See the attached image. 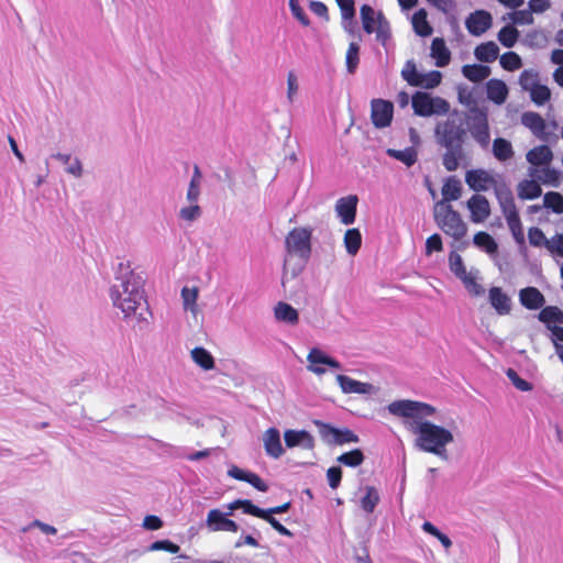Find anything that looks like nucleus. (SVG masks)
<instances>
[{
	"mask_svg": "<svg viewBox=\"0 0 563 563\" xmlns=\"http://www.w3.org/2000/svg\"><path fill=\"white\" fill-rule=\"evenodd\" d=\"M465 181L472 190L479 192L494 188L497 180L487 170L471 169L465 174Z\"/></svg>",
	"mask_w": 563,
	"mask_h": 563,
	"instance_id": "14",
	"label": "nucleus"
},
{
	"mask_svg": "<svg viewBox=\"0 0 563 563\" xmlns=\"http://www.w3.org/2000/svg\"><path fill=\"white\" fill-rule=\"evenodd\" d=\"M498 41L505 46V47H512L518 37H519V32L518 30L512 26V25H505L504 27H501V30L498 32Z\"/></svg>",
	"mask_w": 563,
	"mask_h": 563,
	"instance_id": "41",
	"label": "nucleus"
},
{
	"mask_svg": "<svg viewBox=\"0 0 563 563\" xmlns=\"http://www.w3.org/2000/svg\"><path fill=\"white\" fill-rule=\"evenodd\" d=\"M506 374L517 389L521 391H529L532 389L531 383L521 378L515 369L508 368Z\"/></svg>",
	"mask_w": 563,
	"mask_h": 563,
	"instance_id": "53",
	"label": "nucleus"
},
{
	"mask_svg": "<svg viewBox=\"0 0 563 563\" xmlns=\"http://www.w3.org/2000/svg\"><path fill=\"white\" fill-rule=\"evenodd\" d=\"M519 301L525 308L537 310L544 306L545 298L538 288L530 286L519 291Z\"/></svg>",
	"mask_w": 563,
	"mask_h": 563,
	"instance_id": "20",
	"label": "nucleus"
},
{
	"mask_svg": "<svg viewBox=\"0 0 563 563\" xmlns=\"http://www.w3.org/2000/svg\"><path fill=\"white\" fill-rule=\"evenodd\" d=\"M508 18L511 19L515 24L519 25H529L533 23V16L530 9L508 13Z\"/></svg>",
	"mask_w": 563,
	"mask_h": 563,
	"instance_id": "52",
	"label": "nucleus"
},
{
	"mask_svg": "<svg viewBox=\"0 0 563 563\" xmlns=\"http://www.w3.org/2000/svg\"><path fill=\"white\" fill-rule=\"evenodd\" d=\"M543 207L558 214L563 213V196L556 191L547 192L543 198Z\"/></svg>",
	"mask_w": 563,
	"mask_h": 563,
	"instance_id": "40",
	"label": "nucleus"
},
{
	"mask_svg": "<svg viewBox=\"0 0 563 563\" xmlns=\"http://www.w3.org/2000/svg\"><path fill=\"white\" fill-rule=\"evenodd\" d=\"M462 194V185L461 181L455 177L451 176L446 179L442 187V200L445 203L450 201L457 200Z\"/></svg>",
	"mask_w": 563,
	"mask_h": 563,
	"instance_id": "29",
	"label": "nucleus"
},
{
	"mask_svg": "<svg viewBox=\"0 0 563 563\" xmlns=\"http://www.w3.org/2000/svg\"><path fill=\"white\" fill-rule=\"evenodd\" d=\"M538 82V73L532 69H526L519 77V85L526 91H530Z\"/></svg>",
	"mask_w": 563,
	"mask_h": 563,
	"instance_id": "49",
	"label": "nucleus"
},
{
	"mask_svg": "<svg viewBox=\"0 0 563 563\" xmlns=\"http://www.w3.org/2000/svg\"><path fill=\"white\" fill-rule=\"evenodd\" d=\"M148 550L150 551H159V550H164V551H167V552H170V553H178L180 548L179 545L173 543L172 541L169 540H159V541H155L153 542L150 547H148Z\"/></svg>",
	"mask_w": 563,
	"mask_h": 563,
	"instance_id": "57",
	"label": "nucleus"
},
{
	"mask_svg": "<svg viewBox=\"0 0 563 563\" xmlns=\"http://www.w3.org/2000/svg\"><path fill=\"white\" fill-rule=\"evenodd\" d=\"M387 409L393 416L409 419L405 421V427L416 435V449L434 454L441 460H449L446 446L454 442L452 431L426 420L437 413L435 407L422 401L401 399L390 402Z\"/></svg>",
	"mask_w": 563,
	"mask_h": 563,
	"instance_id": "1",
	"label": "nucleus"
},
{
	"mask_svg": "<svg viewBox=\"0 0 563 563\" xmlns=\"http://www.w3.org/2000/svg\"><path fill=\"white\" fill-rule=\"evenodd\" d=\"M366 494L361 499V507L364 511L371 514L379 503V495L374 486H366Z\"/></svg>",
	"mask_w": 563,
	"mask_h": 563,
	"instance_id": "39",
	"label": "nucleus"
},
{
	"mask_svg": "<svg viewBox=\"0 0 563 563\" xmlns=\"http://www.w3.org/2000/svg\"><path fill=\"white\" fill-rule=\"evenodd\" d=\"M401 76L410 86L417 87L421 84L419 81L421 74L418 73L413 60H408L406 63L405 68L401 70Z\"/></svg>",
	"mask_w": 563,
	"mask_h": 563,
	"instance_id": "44",
	"label": "nucleus"
},
{
	"mask_svg": "<svg viewBox=\"0 0 563 563\" xmlns=\"http://www.w3.org/2000/svg\"><path fill=\"white\" fill-rule=\"evenodd\" d=\"M433 217L438 228L455 241L462 240L467 234V224L450 203L435 202Z\"/></svg>",
	"mask_w": 563,
	"mask_h": 563,
	"instance_id": "5",
	"label": "nucleus"
},
{
	"mask_svg": "<svg viewBox=\"0 0 563 563\" xmlns=\"http://www.w3.org/2000/svg\"><path fill=\"white\" fill-rule=\"evenodd\" d=\"M508 227L514 235V239L519 244H525V236L522 225L519 217H514L507 220Z\"/></svg>",
	"mask_w": 563,
	"mask_h": 563,
	"instance_id": "54",
	"label": "nucleus"
},
{
	"mask_svg": "<svg viewBox=\"0 0 563 563\" xmlns=\"http://www.w3.org/2000/svg\"><path fill=\"white\" fill-rule=\"evenodd\" d=\"M327 478L329 482V486L332 489H335L340 486L342 478V470L338 466H332L327 471Z\"/></svg>",
	"mask_w": 563,
	"mask_h": 563,
	"instance_id": "60",
	"label": "nucleus"
},
{
	"mask_svg": "<svg viewBox=\"0 0 563 563\" xmlns=\"http://www.w3.org/2000/svg\"><path fill=\"white\" fill-rule=\"evenodd\" d=\"M493 154L498 161L505 162L510 159L515 152L511 143L508 140L497 137L493 143Z\"/></svg>",
	"mask_w": 563,
	"mask_h": 563,
	"instance_id": "31",
	"label": "nucleus"
},
{
	"mask_svg": "<svg viewBox=\"0 0 563 563\" xmlns=\"http://www.w3.org/2000/svg\"><path fill=\"white\" fill-rule=\"evenodd\" d=\"M493 23L492 14L485 10H476L471 13L465 21V26L470 34L481 36Z\"/></svg>",
	"mask_w": 563,
	"mask_h": 563,
	"instance_id": "12",
	"label": "nucleus"
},
{
	"mask_svg": "<svg viewBox=\"0 0 563 563\" xmlns=\"http://www.w3.org/2000/svg\"><path fill=\"white\" fill-rule=\"evenodd\" d=\"M274 314L278 321H282V322H285L288 324H297L299 321L298 311L289 303H286L283 301L278 302L275 306Z\"/></svg>",
	"mask_w": 563,
	"mask_h": 563,
	"instance_id": "26",
	"label": "nucleus"
},
{
	"mask_svg": "<svg viewBox=\"0 0 563 563\" xmlns=\"http://www.w3.org/2000/svg\"><path fill=\"white\" fill-rule=\"evenodd\" d=\"M443 250V243L440 234L434 233L429 236L426 241V255H431L432 252H441Z\"/></svg>",
	"mask_w": 563,
	"mask_h": 563,
	"instance_id": "59",
	"label": "nucleus"
},
{
	"mask_svg": "<svg viewBox=\"0 0 563 563\" xmlns=\"http://www.w3.org/2000/svg\"><path fill=\"white\" fill-rule=\"evenodd\" d=\"M191 358L205 371H209L214 367V358L205 347H195L191 351Z\"/></svg>",
	"mask_w": 563,
	"mask_h": 563,
	"instance_id": "35",
	"label": "nucleus"
},
{
	"mask_svg": "<svg viewBox=\"0 0 563 563\" xmlns=\"http://www.w3.org/2000/svg\"><path fill=\"white\" fill-rule=\"evenodd\" d=\"M500 65L509 71L519 69L522 65L520 56L515 52H507L500 57Z\"/></svg>",
	"mask_w": 563,
	"mask_h": 563,
	"instance_id": "47",
	"label": "nucleus"
},
{
	"mask_svg": "<svg viewBox=\"0 0 563 563\" xmlns=\"http://www.w3.org/2000/svg\"><path fill=\"white\" fill-rule=\"evenodd\" d=\"M521 123L541 141L549 140V133L545 132V121L539 113L532 111L525 112L521 115Z\"/></svg>",
	"mask_w": 563,
	"mask_h": 563,
	"instance_id": "17",
	"label": "nucleus"
},
{
	"mask_svg": "<svg viewBox=\"0 0 563 563\" xmlns=\"http://www.w3.org/2000/svg\"><path fill=\"white\" fill-rule=\"evenodd\" d=\"M264 449L268 456L279 459L284 454L280 441V432L276 428L267 429L263 434Z\"/></svg>",
	"mask_w": 563,
	"mask_h": 563,
	"instance_id": "18",
	"label": "nucleus"
},
{
	"mask_svg": "<svg viewBox=\"0 0 563 563\" xmlns=\"http://www.w3.org/2000/svg\"><path fill=\"white\" fill-rule=\"evenodd\" d=\"M466 133L463 120L453 117L439 122L434 129L437 143L445 148L442 164L448 172L456 170L460 161L464 157L463 145Z\"/></svg>",
	"mask_w": 563,
	"mask_h": 563,
	"instance_id": "3",
	"label": "nucleus"
},
{
	"mask_svg": "<svg viewBox=\"0 0 563 563\" xmlns=\"http://www.w3.org/2000/svg\"><path fill=\"white\" fill-rule=\"evenodd\" d=\"M371 108V119L375 128L384 129L390 125L394 112V106L390 101L373 99Z\"/></svg>",
	"mask_w": 563,
	"mask_h": 563,
	"instance_id": "10",
	"label": "nucleus"
},
{
	"mask_svg": "<svg viewBox=\"0 0 563 563\" xmlns=\"http://www.w3.org/2000/svg\"><path fill=\"white\" fill-rule=\"evenodd\" d=\"M336 382L344 394H375L377 388L369 384L355 380L346 375L339 374Z\"/></svg>",
	"mask_w": 563,
	"mask_h": 563,
	"instance_id": "16",
	"label": "nucleus"
},
{
	"mask_svg": "<svg viewBox=\"0 0 563 563\" xmlns=\"http://www.w3.org/2000/svg\"><path fill=\"white\" fill-rule=\"evenodd\" d=\"M415 114L419 117L443 115L450 111V103L441 97L417 91L411 98Z\"/></svg>",
	"mask_w": 563,
	"mask_h": 563,
	"instance_id": "7",
	"label": "nucleus"
},
{
	"mask_svg": "<svg viewBox=\"0 0 563 563\" xmlns=\"http://www.w3.org/2000/svg\"><path fill=\"white\" fill-rule=\"evenodd\" d=\"M362 244V235L358 229H349L344 234V246L350 255H355Z\"/></svg>",
	"mask_w": 563,
	"mask_h": 563,
	"instance_id": "37",
	"label": "nucleus"
},
{
	"mask_svg": "<svg viewBox=\"0 0 563 563\" xmlns=\"http://www.w3.org/2000/svg\"><path fill=\"white\" fill-rule=\"evenodd\" d=\"M494 191L496 195V198L498 202H507V200H510L514 198L512 191L509 188V186L504 181H496L494 186Z\"/></svg>",
	"mask_w": 563,
	"mask_h": 563,
	"instance_id": "55",
	"label": "nucleus"
},
{
	"mask_svg": "<svg viewBox=\"0 0 563 563\" xmlns=\"http://www.w3.org/2000/svg\"><path fill=\"white\" fill-rule=\"evenodd\" d=\"M284 439L287 448L301 446L310 450L314 446L313 437L306 430H286Z\"/></svg>",
	"mask_w": 563,
	"mask_h": 563,
	"instance_id": "19",
	"label": "nucleus"
},
{
	"mask_svg": "<svg viewBox=\"0 0 563 563\" xmlns=\"http://www.w3.org/2000/svg\"><path fill=\"white\" fill-rule=\"evenodd\" d=\"M428 13L426 9H419L413 13L411 22L415 32L422 37L430 36L433 32L432 26L427 20Z\"/></svg>",
	"mask_w": 563,
	"mask_h": 563,
	"instance_id": "28",
	"label": "nucleus"
},
{
	"mask_svg": "<svg viewBox=\"0 0 563 563\" xmlns=\"http://www.w3.org/2000/svg\"><path fill=\"white\" fill-rule=\"evenodd\" d=\"M468 130L475 142L484 150H486L490 142L489 124L487 112L477 107L471 108L468 117Z\"/></svg>",
	"mask_w": 563,
	"mask_h": 563,
	"instance_id": "8",
	"label": "nucleus"
},
{
	"mask_svg": "<svg viewBox=\"0 0 563 563\" xmlns=\"http://www.w3.org/2000/svg\"><path fill=\"white\" fill-rule=\"evenodd\" d=\"M309 9L318 16L329 21V13L327 5L321 1H310Z\"/></svg>",
	"mask_w": 563,
	"mask_h": 563,
	"instance_id": "63",
	"label": "nucleus"
},
{
	"mask_svg": "<svg viewBox=\"0 0 563 563\" xmlns=\"http://www.w3.org/2000/svg\"><path fill=\"white\" fill-rule=\"evenodd\" d=\"M538 319L550 330L553 325L563 324V311L556 306L542 307Z\"/></svg>",
	"mask_w": 563,
	"mask_h": 563,
	"instance_id": "22",
	"label": "nucleus"
},
{
	"mask_svg": "<svg viewBox=\"0 0 563 563\" xmlns=\"http://www.w3.org/2000/svg\"><path fill=\"white\" fill-rule=\"evenodd\" d=\"M528 239H529V243L533 246H541V245L547 246V243L550 242L549 240H547L542 230L537 227L529 229Z\"/></svg>",
	"mask_w": 563,
	"mask_h": 563,
	"instance_id": "56",
	"label": "nucleus"
},
{
	"mask_svg": "<svg viewBox=\"0 0 563 563\" xmlns=\"http://www.w3.org/2000/svg\"><path fill=\"white\" fill-rule=\"evenodd\" d=\"M365 460V456L363 452L360 449H354L350 452L343 453L340 456H338L336 461L340 464H343L345 466L350 467H357L360 466Z\"/></svg>",
	"mask_w": 563,
	"mask_h": 563,
	"instance_id": "38",
	"label": "nucleus"
},
{
	"mask_svg": "<svg viewBox=\"0 0 563 563\" xmlns=\"http://www.w3.org/2000/svg\"><path fill=\"white\" fill-rule=\"evenodd\" d=\"M449 267L456 278L462 276L465 277L466 268L463 263V258L455 251H452L449 254Z\"/></svg>",
	"mask_w": 563,
	"mask_h": 563,
	"instance_id": "45",
	"label": "nucleus"
},
{
	"mask_svg": "<svg viewBox=\"0 0 563 563\" xmlns=\"http://www.w3.org/2000/svg\"><path fill=\"white\" fill-rule=\"evenodd\" d=\"M357 202L358 198L356 195H349L336 200L335 212L343 224L350 225L354 223Z\"/></svg>",
	"mask_w": 563,
	"mask_h": 563,
	"instance_id": "13",
	"label": "nucleus"
},
{
	"mask_svg": "<svg viewBox=\"0 0 563 563\" xmlns=\"http://www.w3.org/2000/svg\"><path fill=\"white\" fill-rule=\"evenodd\" d=\"M431 56L438 67H445L451 60V53L441 37H435L431 43Z\"/></svg>",
	"mask_w": 563,
	"mask_h": 563,
	"instance_id": "24",
	"label": "nucleus"
},
{
	"mask_svg": "<svg viewBox=\"0 0 563 563\" xmlns=\"http://www.w3.org/2000/svg\"><path fill=\"white\" fill-rule=\"evenodd\" d=\"M363 30L367 34L375 32L376 40L387 47L388 42L391 40L390 23L382 11L376 12L371 5L363 4L360 10Z\"/></svg>",
	"mask_w": 563,
	"mask_h": 563,
	"instance_id": "6",
	"label": "nucleus"
},
{
	"mask_svg": "<svg viewBox=\"0 0 563 563\" xmlns=\"http://www.w3.org/2000/svg\"><path fill=\"white\" fill-rule=\"evenodd\" d=\"M538 179L543 184L556 185L559 181V173L552 168H543L539 170Z\"/></svg>",
	"mask_w": 563,
	"mask_h": 563,
	"instance_id": "58",
	"label": "nucleus"
},
{
	"mask_svg": "<svg viewBox=\"0 0 563 563\" xmlns=\"http://www.w3.org/2000/svg\"><path fill=\"white\" fill-rule=\"evenodd\" d=\"M489 303L497 311L498 314H508L511 310V299L499 287H492L489 289Z\"/></svg>",
	"mask_w": 563,
	"mask_h": 563,
	"instance_id": "21",
	"label": "nucleus"
},
{
	"mask_svg": "<svg viewBox=\"0 0 563 563\" xmlns=\"http://www.w3.org/2000/svg\"><path fill=\"white\" fill-rule=\"evenodd\" d=\"M462 74L473 82H479L490 75V68L485 65L473 64L464 65L462 67Z\"/></svg>",
	"mask_w": 563,
	"mask_h": 563,
	"instance_id": "30",
	"label": "nucleus"
},
{
	"mask_svg": "<svg viewBox=\"0 0 563 563\" xmlns=\"http://www.w3.org/2000/svg\"><path fill=\"white\" fill-rule=\"evenodd\" d=\"M473 243L488 254H495L498 250L496 241L486 232H477L473 238Z\"/></svg>",
	"mask_w": 563,
	"mask_h": 563,
	"instance_id": "36",
	"label": "nucleus"
},
{
	"mask_svg": "<svg viewBox=\"0 0 563 563\" xmlns=\"http://www.w3.org/2000/svg\"><path fill=\"white\" fill-rule=\"evenodd\" d=\"M198 294H199V290L197 287H192V288L184 287L181 289V298H183V302H184V308L186 310L196 312V310H197L196 301L198 298Z\"/></svg>",
	"mask_w": 563,
	"mask_h": 563,
	"instance_id": "43",
	"label": "nucleus"
},
{
	"mask_svg": "<svg viewBox=\"0 0 563 563\" xmlns=\"http://www.w3.org/2000/svg\"><path fill=\"white\" fill-rule=\"evenodd\" d=\"M465 286V288L474 296H479L484 292L483 287L476 283L472 273H465V277H457Z\"/></svg>",
	"mask_w": 563,
	"mask_h": 563,
	"instance_id": "51",
	"label": "nucleus"
},
{
	"mask_svg": "<svg viewBox=\"0 0 563 563\" xmlns=\"http://www.w3.org/2000/svg\"><path fill=\"white\" fill-rule=\"evenodd\" d=\"M313 424L318 428L322 441L329 445L360 442L358 435L347 428L339 429L321 420H313Z\"/></svg>",
	"mask_w": 563,
	"mask_h": 563,
	"instance_id": "9",
	"label": "nucleus"
},
{
	"mask_svg": "<svg viewBox=\"0 0 563 563\" xmlns=\"http://www.w3.org/2000/svg\"><path fill=\"white\" fill-rule=\"evenodd\" d=\"M547 249L551 252L558 253L563 256V234H556L552 240L547 243Z\"/></svg>",
	"mask_w": 563,
	"mask_h": 563,
	"instance_id": "64",
	"label": "nucleus"
},
{
	"mask_svg": "<svg viewBox=\"0 0 563 563\" xmlns=\"http://www.w3.org/2000/svg\"><path fill=\"white\" fill-rule=\"evenodd\" d=\"M311 228H295L288 232L285 239L287 256L284 261L282 285L285 287L291 279L303 271L311 256Z\"/></svg>",
	"mask_w": 563,
	"mask_h": 563,
	"instance_id": "4",
	"label": "nucleus"
},
{
	"mask_svg": "<svg viewBox=\"0 0 563 563\" xmlns=\"http://www.w3.org/2000/svg\"><path fill=\"white\" fill-rule=\"evenodd\" d=\"M466 205L471 211V220L474 223L484 222L490 214L489 202L482 195L472 196Z\"/></svg>",
	"mask_w": 563,
	"mask_h": 563,
	"instance_id": "15",
	"label": "nucleus"
},
{
	"mask_svg": "<svg viewBox=\"0 0 563 563\" xmlns=\"http://www.w3.org/2000/svg\"><path fill=\"white\" fill-rule=\"evenodd\" d=\"M498 54L499 47L493 41L479 44L474 51L476 59L483 63H492L496 60Z\"/></svg>",
	"mask_w": 563,
	"mask_h": 563,
	"instance_id": "27",
	"label": "nucleus"
},
{
	"mask_svg": "<svg viewBox=\"0 0 563 563\" xmlns=\"http://www.w3.org/2000/svg\"><path fill=\"white\" fill-rule=\"evenodd\" d=\"M386 153L408 167L412 166L418 159V153L415 147H407L405 150L388 148Z\"/></svg>",
	"mask_w": 563,
	"mask_h": 563,
	"instance_id": "34",
	"label": "nucleus"
},
{
	"mask_svg": "<svg viewBox=\"0 0 563 563\" xmlns=\"http://www.w3.org/2000/svg\"><path fill=\"white\" fill-rule=\"evenodd\" d=\"M144 283L142 275L131 268L129 261L119 264L114 283L110 287V297L113 306L122 311L125 319H145L143 312H139L147 311Z\"/></svg>",
	"mask_w": 563,
	"mask_h": 563,
	"instance_id": "2",
	"label": "nucleus"
},
{
	"mask_svg": "<svg viewBox=\"0 0 563 563\" xmlns=\"http://www.w3.org/2000/svg\"><path fill=\"white\" fill-rule=\"evenodd\" d=\"M487 98L497 104L506 101L508 96V88L500 79H490L486 82Z\"/></svg>",
	"mask_w": 563,
	"mask_h": 563,
	"instance_id": "23",
	"label": "nucleus"
},
{
	"mask_svg": "<svg viewBox=\"0 0 563 563\" xmlns=\"http://www.w3.org/2000/svg\"><path fill=\"white\" fill-rule=\"evenodd\" d=\"M542 189L536 180H522L518 185V196L521 199H536L540 197Z\"/></svg>",
	"mask_w": 563,
	"mask_h": 563,
	"instance_id": "33",
	"label": "nucleus"
},
{
	"mask_svg": "<svg viewBox=\"0 0 563 563\" xmlns=\"http://www.w3.org/2000/svg\"><path fill=\"white\" fill-rule=\"evenodd\" d=\"M442 74L439 70H431L428 74H421L420 82L418 87H422L424 89H433L441 84Z\"/></svg>",
	"mask_w": 563,
	"mask_h": 563,
	"instance_id": "48",
	"label": "nucleus"
},
{
	"mask_svg": "<svg viewBox=\"0 0 563 563\" xmlns=\"http://www.w3.org/2000/svg\"><path fill=\"white\" fill-rule=\"evenodd\" d=\"M298 91V81L294 71H289L287 75V98L290 102L294 100V96Z\"/></svg>",
	"mask_w": 563,
	"mask_h": 563,
	"instance_id": "61",
	"label": "nucleus"
},
{
	"mask_svg": "<svg viewBox=\"0 0 563 563\" xmlns=\"http://www.w3.org/2000/svg\"><path fill=\"white\" fill-rule=\"evenodd\" d=\"M231 511L222 512L219 509H211L208 512L206 526L210 531H230L236 532L239 526L235 521L228 518Z\"/></svg>",
	"mask_w": 563,
	"mask_h": 563,
	"instance_id": "11",
	"label": "nucleus"
},
{
	"mask_svg": "<svg viewBox=\"0 0 563 563\" xmlns=\"http://www.w3.org/2000/svg\"><path fill=\"white\" fill-rule=\"evenodd\" d=\"M358 53H360L358 44L355 42L350 43L347 52H346V69L350 74H354L357 68V65L360 62Z\"/></svg>",
	"mask_w": 563,
	"mask_h": 563,
	"instance_id": "46",
	"label": "nucleus"
},
{
	"mask_svg": "<svg viewBox=\"0 0 563 563\" xmlns=\"http://www.w3.org/2000/svg\"><path fill=\"white\" fill-rule=\"evenodd\" d=\"M308 362L310 365L308 366V369L317 375H322L325 373V369L323 367L318 366V364L325 365L328 355L324 354L320 349L313 347L310 350L308 356Z\"/></svg>",
	"mask_w": 563,
	"mask_h": 563,
	"instance_id": "32",
	"label": "nucleus"
},
{
	"mask_svg": "<svg viewBox=\"0 0 563 563\" xmlns=\"http://www.w3.org/2000/svg\"><path fill=\"white\" fill-rule=\"evenodd\" d=\"M527 161L536 166L547 165L553 158V153L547 145H540L530 150L526 155Z\"/></svg>",
	"mask_w": 563,
	"mask_h": 563,
	"instance_id": "25",
	"label": "nucleus"
},
{
	"mask_svg": "<svg viewBox=\"0 0 563 563\" xmlns=\"http://www.w3.org/2000/svg\"><path fill=\"white\" fill-rule=\"evenodd\" d=\"M531 100L537 106H543L545 102H548L551 98V91L550 89L541 84H538L534 86L530 91Z\"/></svg>",
	"mask_w": 563,
	"mask_h": 563,
	"instance_id": "42",
	"label": "nucleus"
},
{
	"mask_svg": "<svg viewBox=\"0 0 563 563\" xmlns=\"http://www.w3.org/2000/svg\"><path fill=\"white\" fill-rule=\"evenodd\" d=\"M202 214V210L199 205L191 203L188 207H184L179 210V218L187 222H194L199 219Z\"/></svg>",
	"mask_w": 563,
	"mask_h": 563,
	"instance_id": "50",
	"label": "nucleus"
},
{
	"mask_svg": "<svg viewBox=\"0 0 563 563\" xmlns=\"http://www.w3.org/2000/svg\"><path fill=\"white\" fill-rule=\"evenodd\" d=\"M245 482L260 492H266L268 489L267 484L255 473L249 472Z\"/></svg>",
	"mask_w": 563,
	"mask_h": 563,
	"instance_id": "62",
	"label": "nucleus"
}]
</instances>
